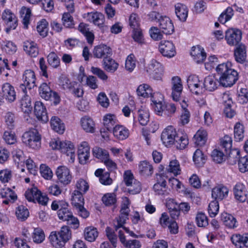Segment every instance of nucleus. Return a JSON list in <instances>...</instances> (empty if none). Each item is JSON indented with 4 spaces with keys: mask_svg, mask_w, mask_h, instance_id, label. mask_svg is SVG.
Returning a JSON list of instances; mask_svg holds the SVG:
<instances>
[{
    "mask_svg": "<svg viewBox=\"0 0 248 248\" xmlns=\"http://www.w3.org/2000/svg\"><path fill=\"white\" fill-rule=\"evenodd\" d=\"M231 240L236 248H248V232L234 233Z\"/></svg>",
    "mask_w": 248,
    "mask_h": 248,
    "instance_id": "19",
    "label": "nucleus"
},
{
    "mask_svg": "<svg viewBox=\"0 0 248 248\" xmlns=\"http://www.w3.org/2000/svg\"><path fill=\"white\" fill-rule=\"evenodd\" d=\"M152 103L151 105L154 108L155 111L156 113L160 116L162 115L163 112H165L166 105L163 104L161 101H158L155 100L154 96L151 98Z\"/></svg>",
    "mask_w": 248,
    "mask_h": 248,
    "instance_id": "58",
    "label": "nucleus"
},
{
    "mask_svg": "<svg viewBox=\"0 0 248 248\" xmlns=\"http://www.w3.org/2000/svg\"><path fill=\"white\" fill-rule=\"evenodd\" d=\"M219 209V206L218 202L216 200L211 201L209 203L208 207V212L209 216L211 217H216L218 213Z\"/></svg>",
    "mask_w": 248,
    "mask_h": 248,
    "instance_id": "64",
    "label": "nucleus"
},
{
    "mask_svg": "<svg viewBox=\"0 0 248 248\" xmlns=\"http://www.w3.org/2000/svg\"><path fill=\"white\" fill-rule=\"evenodd\" d=\"M179 203L173 199H170L167 201L166 207L168 209L170 218L172 219H178L179 211L178 210Z\"/></svg>",
    "mask_w": 248,
    "mask_h": 248,
    "instance_id": "30",
    "label": "nucleus"
},
{
    "mask_svg": "<svg viewBox=\"0 0 248 248\" xmlns=\"http://www.w3.org/2000/svg\"><path fill=\"white\" fill-rule=\"evenodd\" d=\"M221 219L224 225L228 229H234L238 226V222L235 217L230 214L226 212L222 213Z\"/></svg>",
    "mask_w": 248,
    "mask_h": 248,
    "instance_id": "29",
    "label": "nucleus"
},
{
    "mask_svg": "<svg viewBox=\"0 0 248 248\" xmlns=\"http://www.w3.org/2000/svg\"><path fill=\"white\" fill-rule=\"evenodd\" d=\"M98 235V232L96 228L91 226L88 227L84 230L85 239L89 242H93Z\"/></svg>",
    "mask_w": 248,
    "mask_h": 248,
    "instance_id": "45",
    "label": "nucleus"
},
{
    "mask_svg": "<svg viewBox=\"0 0 248 248\" xmlns=\"http://www.w3.org/2000/svg\"><path fill=\"white\" fill-rule=\"evenodd\" d=\"M187 83L188 89L192 93L197 95L202 93V81L200 80L198 76L196 75H190L187 78Z\"/></svg>",
    "mask_w": 248,
    "mask_h": 248,
    "instance_id": "13",
    "label": "nucleus"
},
{
    "mask_svg": "<svg viewBox=\"0 0 248 248\" xmlns=\"http://www.w3.org/2000/svg\"><path fill=\"white\" fill-rule=\"evenodd\" d=\"M111 47H94L93 55L98 58H104V59L111 54Z\"/></svg>",
    "mask_w": 248,
    "mask_h": 248,
    "instance_id": "46",
    "label": "nucleus"
},
{
    "mask_svg": "<svg viewBox=\"0 0 248 248\" xmlns=\"http://www.w3.org/2000/svg\"><path fill=\"white\" fill-rule=\"evenodd\" d=\"M23 142L30 148L37 150L41 147V137L35 128L25 132L22 136Z\"/></svg>",
    "mask_w": 248,
    "mask_h": 248,
    "instance_id": "3",
    "label": "nucleus"
},
{
    "mask_svg": "<svg viewBox=\"0 0 248 248\" xmlns=\"http://www.w3.org/2000/svg\"><path fill=\"white\" fill-rule=\"evenodd\" d=\"M93 156L103 162L109 157L108 152L105 149L96 147L93 149Z\"/></svg>",
    "mask_w": 248,
    "mask_h": 248,
    "instance_id": "48",
    "label": "nucleus"
},
{
    "mask_svg": "<svg viewBox=\"0 0 248 248\" xmlns=\"http://www.w3.org/2000/svg\"><path fill=\"white\" fill-rule=\"evenodd\" d=\"M244 137V127L240 122H237L234 126V138L235 141L242 140Z\"/></svg>",
    "mask_w": 248,
    "mask_h": 248,
    "instance_id": "51",
    "label": "nucleus"
},
{
    "mask_svg": "<svg viewBox=\"0 0 248 248\" xmlns=\"http://www.w3.org/2000/svg\"><path fill=\"white\" fill-rule=\"evenodd\" d=\"M103 203L107 206L114 205L117 202L116 195L113 193H108L102 198Z\"/></svg>",
    "mask_w": 248,
    "mask_h": 248,
    "instance_id": "60",
    "label": "nucleus"
},
{
    "mask_svg": "<svg viewBox=\"0 0 248 248\" xmlns=\"http://www.w3.org/2000/svg\"><path fill=\"white\" fill-rule=\"evenodd\" d=\"M40 96L45 100L52 101L55 105H57L61 101V98L58 93L53 91L48 84L46 82L42 83L39 88Z\"/></svg>",
    "mask_w": 248,
    "mask_h": 248,
    "instance_id": "6",
    "label": "nucleus"
},
{
    "mask_svg": "<svg viewBox=\"0 0 248 248\" xmlns=\"http://www.w3.org/2000/svg\"><path fill=\"white\" fill-rule=\"evenodd\" d=\"M168 176L166 173L156 174V182L153 186V189L155 194L158 195H167L169 194L167 186V180Z\"/></svg>",
    "mask_w": 248,
    "mask_h": 248,
    "instance_id": "8",
    "label": "nucleus"
},
{
    "mask_svg": "<svg viewBox=\"0 0 248 248\" xmlns=\"http://www.w3.org/2000/svg\"><path fill=\"white\" fill-rule=\"evenodd\" d=\"M82 128L86 132L93 133L95 132V124L92 118L88 116H84L80 120Z\"/></svg>",
    "mask_w": 248,
    "mask_h": 248,
    "instance_id": "35",
    "label": "nucleus"
},
{
    "mask_svg": "<svg viewBox=\"0 0 248 248\" xmlns=\"http://www.w3.org/2000/svg\"><path fill=\"white\" fill-rule=\"evenodd\" d=\"M103 120L104 127L110 132L114 130L115 125H118L116 116L114 114H107L104 116Z\"/></svg>",
    "mask_w": 248,
    "mask_h": 248,
    "instance_id": "28",
    "label": "nucleus"
},
{
    "mask_svg": "<svg viewBox=\"0 0 248 248\" xmlns=\"http://www.w3.org/2000/svg\"><path fill=\"white\" fill-rule=\"evenodd\" d=\"M5 99L9 102H13L16 99V93L15 88L10 83H4L2 86V92L0 93V105Z\"/></svg>",
    "mask_w": 248,
    "mask_h": 248,
    "instance_id": "11",
    "label": "nucleus"
},
{
    "mask_svg": "<svg viewBox=\"0 0 248 248\" xmlns=\"http://www.w3.org/2000/svg\"><path fill=\"white\" fill-rule=\"evenodd\" d=\"M193 139L196 146H203L207 140V132L204 130H199L194 135Z\"/></svg>",
    "mask_w": 248,
    "mask_h": 248,
    "instance_id": "39",
    "label": "nucleus"
},
{
    "mask_svg": "<svg viewBox=\"0 0 248 248\" xmlns=\"http://www.w3.org/2000/svg\"><path fill=\"white\" fill-rule=\"evenodd\" d=\"M193 160L197 167H202L206 162V156L204 155L202 151L197 149L193 154Z\"/></svg>",
    "mask_w": 248,
    "mask_h": 248,
    "instance_id": "42",
    "label": "nucleus"
},
{
    "mask_svg": "<svg viewBox=\"0 0 248 248\" xmlns=\"http://www.w3.org/2000/svg\"><path fill=\"white\" fill-rule=\"evenodd\" d=\"M111 132H112L114 138L119 140H124L126 139L129 135V129L121 124L115 125L114 130Z\"/></svg>",
    "mask_w": 248,
    "mask_h": 248,
    "instance_id": "26",
    "label": "nucleus"
},
{
    "mask_svg": "<svg viewBox=\"0 0 248 248\" xmlns=\"http://www.w3.org/2000/svg\"><path fill=\"white\" fill-rule=\"evenodd\" d=\"M175 13L178 18L182 21L186 20L188 16L187 7L182 3H178L175 5Z\"/></svg>",
    "mask_w": 248,
    "mask_h": 248,
    "instance_id": "38",
    "label": "nucleus"
},
{
    "mask_svg": "<svg viewBox=\"0 0 248 248\" xmlns=\"http://www.w3.org/2000/svg\"><path fill=\"white\" fill-rule=\"evenodd\" d=\"M84 18L87 20L93 22L94 25L101 27L104 23V15L97 12L88 13L84 14Z\"/></svg>",
    "mask_w": 248,
    "mask_h": 248,
    "instance_id": "23",
    "label": "nucleus"
},
{
    "mask_svg": "<svg viewBox=\"0 0 248 248\" xmlns=\"http://www.w3.org/2000/svg\"><path fill=\"white\" fill-rule=\"evenodd\" d=\"M56 174L59 182L64 186L69 184L72 180V176L70 170L64 166L57 168Z\"/></svg>",
    "mask_w": 248,
    "mask_h": 248,
    "instance_id": "16",
    "label": "nucleus"
},
{
    "mask_svg": "<svg viewBox=\"0 0 248 248\" xmlns=\"http://www.w3.org/2000/svg\"><path fill=\"white\" fill-rule=\"evenodd\" d=\"M180 103L183 110L180 116L179 123V124L181 125H184L189 122L190 113L189 111L187 109L188 105L185 100H183Z\"/></svg>",
    "mask_w": 248,
    "mask_h": 248,
    "instance_id": "34",
    "label": "nucleus"
},
{
    "mask_svg": "<svg viewBox=\"0 0 248 248\" xmlns=\"http://www.w3.org/2000/svg\"><path fill=\"white\" fill-rule=\"evenodd\" d=\"M203 84L206 90L210 92L215 91L218 85H220L219 79H217L213 75H209L205 77Z\"/></svg>",
    "mask_w": 248,
    "mask_h": 248,
    "instance_id": "31",
    "label": "nucleus"
},
{
    "mask_svg": "<svg viewBox=\"0 0 248 248\" xmlns=\"http://www.w3.org/2000/svg\"><path fill=\"white\" fill-rule=\"evenodd\" d=\"M68 207L69 204L67 203L66 206H64L62 208H60L57 211L58 217L60 220L66 221L72 217L73 213Z\"/></svg>",
    "mask_w": 248,
    "mask_h": 248,
    "instance_id": "47",
    "label": "nucleus"
},
{
    "mask_svg": "<svg viewBox=\"0 0 248 248\" xmlns=\"http://www.w3.org/2000/svg\"><path fill=\"white\" fill-rule=\"evenodd\" d=\"M242 33L240 30L230 28L225 32V39L229 45L237 46L241 40Z\"/></svg>",
    "mask_w": 248,
    "mask_h": 248,
    "instance_id": "15",
    "label": "nucleus"
},
{
    "mask_svg": "<svg viewBox=\"0 0 248 248\" xmlns=\"http://www.w3.org/2000/svg\"><path fill=\"white\" fill-rule=\"evenodd\" d=\"M195 221L199 227L204 228L209 224L207 217L202 212H198L197 214Z\"/></svg>",
    "mask_w": 248,
    "mask_h": 248,
    "instance_id": "62",
    "label": "nucleus"
},
{
    "mask_svg": "<svg viewBox=\"0 0 248 248\" xmlns=\"http://www.w3.org/2000/svg\"><path fill=\"white\" fill-rule=\"evenodd\" d=\"M137 93L138 96L143 98H153V93L152 88L148 84H143L140 85L137 89Z\"/></svg>",
    "mask_w": 248,
    "mask_h": 248,
    "instance_id": "40",
    "label": "nucleus"
},
{
    "mask_svg": "<svg viewBox=\"0 0 248 248\" xmlns=\"http://www.w3.org/2000/svg\"><path fill=\"white\" fill-rule=\"evenodd\" d=\"M175 143L177 148L180 150L184 149L189 143L187 134L185 133H178Z\"/></svg>",
    "mask_w": 248,
    "mask_h": 248,
    "instance_id": "43",
    "label": "nucleus"
},
{
    "mask_svg": "<svg viewBox=\"0 0 248 248\" xmlns=\"http://www.w3.org/2000/svg\"><path fill=\"white\" fill-rule=\"evenodd\" d=\"M31 238L35 243L40 244L42 243L45 239L44 231L39 227L34 228L33 231L31 233Z\"/></svg>",
    "mask_w": 248,
    "mask_h": 248,
    "instance_id": "50",
    "label": "nucleus"
},
{
    "mask_svg": "<svg viewBox=\"0 0 248 248\" xmlns=\"http://www.w3.org/2000/svg\"><path fill=\"white\" fill-rule=\"evenodd\" d=\"M50 146L52 149L60 150L62 153L69 156L71 160L75 158V148L73 143L69 140L61 141L54 140L50 142Z\"/></svg>",
    "mask_w": 248,
    "mask_h": 248,
    "instance_id": "5",
    "label": "nucleus"
},
{
    "mask_svg": "<svg viewBox=\"0 0 248 248\" xmlns=\"http://www.w3.org/2000/svg\"><path fill=\"white\" fill-rule=\"evenodd\" d=\"M23 84H21L19 87V92L27 93V89L30 90L36 87V76L34 72L31 69L26 70L23 75Z\"/></svg>",
    "mask_w": 248,
    "mask_h": 248,
    "instance_id": "7",
    "label": "nucleus"
},
{
    "mask_svg": "<svg viewBox=\"0 0 248 248\" xmlns=\"http://www.w3.org/2000/svg\"><path fill=\"white\" fill-rule=\"evenodd\" d=\"M225 153L228 163L232 165L235 164L239 157H242L240 155V151L238 148H232V147Z\"/></svg>",
    "mask_w": 248,
    "mask_h": 248,
    "instance_id": "36",
    "label": "nucleus"
},
{
    "mask_svg": "<svg viewBox=\"0 0 248 248\" xmlns=\"http://www.w3.org/2000/svg\"><path fill=\"white\" fill-rule=\"evenodd\" d=\"M60 82L62 88L65 90L70 92L74 85H77V82L76 81H71L69 78L65 76L61 77L60 78Z\"/></svg>",
    "mask_w": 248,
    "mask_h": 248,
    "instance_id": "63",
    "label": "nucleus"
},
{
    "mask_svg": "<svg viewBox=\"0 0 248 248\" xmlns=\"http://www.w3.org/2000/svg\"><path fill=\"white\" fill-rule=\"evenodd\" d=\"M50 126L53 130L62 134L65 130V125L61 119L58 116H52L50 121Z\"/></svg>",
    "mask_w": 248,
    "mask_h": 248,
    "instance_id": "33",
    "label": "nucleus"
},
{
    "mask_svg": "<svg viewBox=\"0 0 248 248\" xmlns=\"http://www.w3.org/2000/svg\"><path fill=\"white\" fill-rule=\"evenodd\" d=\"M157 23L158 28L164 34L170 35L174 32L173 23L170 17L161 15L158 18Z\"/></svg>",
    "mask_w": 248,
    "mask_h": 248,
    "instance_id": "10",
    "label": "nucleus"
},
{
    "mask_svg": "<svg viewBox=\"0 0 248 248\" xmlns=\"http://www.w3.org/2000/svg\"><path fill=\"white\" fill-rule=\"evenodd\" d=\"M229 189L222 184L218 185L213 188L212 196L216 200H222L228 196Z\"/></svg>",
    "mask_w": 248,
    "mask_h": 248,
    "instance_id": "24",
    "label": "nucleus"
},
{
    "mask_svg": "<svg viewBox=\"0 0 248 248\" xmlns=\"http://www.w3.org/2000/svg\"><path fill=\"white\" fill-rule=\"evenodd\" d=\"M140 173L145 176H151L154 172L153 166L147 161H140L139 164Z\"/></svg>",
    "mask_w": 248,
    "mask_h": 248,
    "instance_id": "37",
    "label": "nucleus"
},
{
    "mask_svg": "<svg viewBox=\"0 0 248 248\" xmlns=\"http://www.w3.org/2000/svg\"><path fill=\"white\" fill-rule=\"evenodd\" d=\"M2 19L5 26L7 32L15 30L17 26V19L15 14L9 10H5L2 13Z\"/></svg>",
    "mask_w": 248,
    "mask_h": 248,
    "instance_id": "12",
    "label": "nucleus"
},
{
    "mask_svg": "<svg viewBox=\"0 0 248 248\" xmlns=\"http://www.w3.org/2000/svg\"><path fill=\"white\" fill-rule=\"evenodd\" d=\"M211 157L213 161L217 163H221L224 161L226 158V155L225 152L219 149H215L211 154Z\"/></svg>",
    "mask_w": 248,
    "mask_h": 248,
    "instance_id": "54",
    "label": "nucleus"
},
{
    "mask_svg": "<svg viewBox=\"0 0 248 248\" xmlns=\"http://www.w3.org/2000/svg\"><path fill=\"white\" fill-rule=\"evenodd\" d=\"M71 237V231L67 226H62L59 232H52L49 236L53 247L62 248Z\"/></svg>",
    "mask_w": 248,
    "mask_h": 248,
    "instance_id": "2",
    "label": "nucleus"
},
{
    "mask_svg": "<svg viewBox=\"0 0 248 248\" xmlns=\"http://www.w3.org/2000/svg\"><path fill=\"white\" fill-rule=\"evenodd\" d=\"M178 134L173 126H167L161 133V139L163 143L167 147L172 145L175 143Z\"/></svg>",
    "mask_w": 248,
    "mask_h": 248,
    "instance_id": "9",
    "label": "nucleus"
},
{
    "mask_svg": "<svg viewBox=\"0 0 248 248\" xmlns=\"http://www.w3.org/2000/svg\"><path fill=\"white\" fill-rule=\"evenodd\" d=\"M34 113L38 121L46 123L49 120L46 106L40 101H37L34 103Z\"/></svg>",
    "mask_w": 248,
    "mask_h": 248,
    "instance_id": "18",
    "label": "nucleus"
},
{
    "mask_svg": "<svg viewBox=\"0 0 248 248\" xmlns=\"http://www.w3.org/2000/svg\"><path fill=\"white\" fill-rule=\"evenodd\" d=\"M84 194L85 193L79 190H74L71 199V203L74 207L76 208L79 205H84Z\"/></svg>",
    "mask_w": 248,
    "mask_h": 248,
    "instance_id": "41",
    "label": "nucleus"
},
{
    "mask_svg": "<svg viewBox=\"0 0 248 248\" xmlns=\"http://www.w3.org/2000/svg\"><path fill=\"white\" fill-rule=\"evenodd\" d=\"M23 93L24 95L20 101V108L24 114L29 115L32 110L31 98L27 93Z\"/></svg>",
    "mask_w": 248,
    "mask_h": 248,
    "instance_id": "32",
    "label": "nucleus"
},
{
    "mask_svg": "<svg viewBox=\"0 0 248 248\" xmlns=\"http://www.w3.org/2000/svg\"><path fill=\"white\" fill-rule=\"evenodd\" d=\"M118 63L114 60L107 57L104 59V67L108 72L114 73L118 68Z\"/></svg>",
    "mask_w": 248,
    "mask_h": 248,
    "instance_id": "53",
    "label": "nucleus"
},
{
    "mask_svg": "<svg viewBox=\"0 0 248 248\" xmlns=\"http://www.w3.org/2000/svg\"><path fill=\"white\" fill-rule=\"evenodd\" d=\"M248 191L245 186L242 183H237L233 188V194L235 200L239 202H244L247 199Z\"/></svg>",
    "mask_w": 248,
    "mask_h": 248,
    "instance_id": "20",
    "label": "nucleus"
},
{
    "mask_svg": "<svg viewBox=\"0 0 248 248\" xmlns=\"http://www.w3.org/2000/svg\"><path fill=\"white\" fill-rule=\"evenodd\" d=\"M232 137L226 135L220 140L219 149L223 150L224 152L226 153L232 147Z\"/></svg>",
    "mask_w": 248,
    "mask_h": 248,
    "instance_id": "56",
    "label": "nucleus"
},
{
    "mask_svg": "<svg viewBox=\"0 0 248 248\" xmlns=\"http://www.w3.org/2000/svg\"><path fill=\"white\" fill-rule=\"evenodd\" d=\"M190 54L197 63L203 62L206 58V53L203 47H191Z\"/></svg>",
    "mask_w": 248,
    "mask_h": 248,
    "instance_id": "27",
    "label": "nucleus"
},
{
    "mask_svg": "<svg viewBox=\"0 0 248 248\" xmlns=\"http://www.w3.org/2000/svg\"><path fill=\"white\" fill-rule=\"evenodd\" d=\"M171 96L175 101L181 100V95L183 87L181 78L178 76L173 77L171 78Z\"/></svg>",
    "mask_w": 248,
    "mask_h": 248,
    "instance_id": "17",
    "label": "nucleus"
},
{
    "mask_svg": "<svg viewBox=\"0 0 248 248\" xmlns=\"http://www.w3.org/2000/svg\"><path fill=\"white\" fill-rule=\"evenodd\" d=\"M234 57L237 62L244 63L247 58L246 47H235L234 50Z\"/></svg>",
    "mask_w": 248,
    "mask_h": 248,
    "instance_id": "44",
    "label": "nucleus"
},
{
    "mask_svg": "<svg viewBox=\"0 0 248 248\" xmlns=\"http://www.w3.org/2000/svg\"><path fill=\"white\" fill-rule=\"evenodd\" d=\"M25 197L29 202H37L43 206L47 205L49 200L47 195L42 193L37 187L28 189L25 193Z\"/></svg>",
    "mask_w": 248,
    "mask_h": 248,
    "instance_id": "4",
    "label": "nucleus"
},
{
    "mask_svg": "<svg viewBox=\"0 0 248 248\" xmlns=\"http://www.w3.org/2000/svg\"><path fill=\"white\" fill-rule=\"evenodd\" d=\"M167 170L168 172L172 173L174 176L180 174L181 170L179 161L176 159L171 160Z\"/></svg>",
    "mask_w": 248,
    "mask_h": 248,
    "instance_id": "52",
    "label": "nucleus"
},
{
    "mask_svg": "<svg viewBox=\"0 0 248 248\" xmlns=\"http://www.w3.org/2000/svg\"><path fill=\"white\" fill-rule=\"evenodd\" d=\"M48 26V23L45 19H42L37 23V31L41 36L46 37L47 35Z\"/></svg>",
    "mask_w": 248,
    "mask_h": 248,
    "instance_id": "55",
    "label": "nucleus"
},
{
    "mask_svg": "<svg viewBox=\"0 0 248 248\" xmlns=\"http://www.w3.org/2000/svg\"><path fill=\"white\" fill-rule=\"evenodd\" d=\"M0 195L2 198L4 199L2 201V203L6 205L15 202L17 199L16 192L9 187L2 188L0 192Z\"/></svg>",
    "mask_w": 248,
    "mask_h": 248,
    "instance_id": "22",
    "label": "nucleus"
},
{
    "mask_svg": "<svg viewBox=\"0 0 248 248\" xmlns=\"http://www.w3.org/2000/svg\"><path fill=\"white\" fill-rule=\"evenodd\" d=\"M134 121L137 118L140 124L144 126L147 124L149 121V110L142 107L139 109L137 113H133Z\"/></svg>",
    "mask_w": 248,
    "mask_h": 248,
    "instance_id": "25",
    "label": "nucleus"
},
{
    "mask_svg": "<svg viewBox=\"0 0 248 248\" xmlns=\"http://www.w3.org/2000/svg\"><path fill=\"white\" fill-rule=\"evenodd\" d=\"M29 211L26 207L23 205L16 208V215L18 220L21 221L26 220L29 216Z\"/></svg>",
    "mask_w": 248,
    "mask_h": 248,
    "instance_id": "49",
    "label": "nucleus"
},
{
    "mask_svg": "<svg viewBox=\"0 0 248 248\" xmlns=\"http://www.w3.org/2000/svg\"><path fill=\"white\" fill-rule=\"evenodd\" d=\"M216 71L219 76L220 84L222 87H231L238 80V73L232 68L231 62H227L218 64L216 66Z\"/></svg>",
    "mask_w": 248,
    "mask_h": 248,
    "instance_id": "1",
    "label": "nucleus"
},
{
    "mask_svg": "<svg viewBox=\"0 0 248 248\" xmlns=\"http://www.w3.org/2000/svg\"><path fill=\"white\" fill-rule=\"evenodd\" d=\"M21 17L23 19V24L24 28L27 29L30 23V17L31 16V10L30 8L23 7L20 11Z\"/></svg>",
    "mask_w": 248,
    "mask_h": 248,
    "instance_id": "57",
    "label": "nucleus"
},
{
    "mask_svg": "<svg viewBox=\"0 0 248 248\" xmlns=\"http://www.w3.org/2000/svg\"><path fill=\"white\" fill-rule=\"evenodd\" d=\"M47 61L48 64L52 68H56L60 65V59L54 52L49 53L47 56Z\"/></svg>",
    "mask_w": 248,
    "mask_h": 248,
    "instance_id": "61",
    "label": "nucleus"
},
{
    "mask_svg": "<svg viewBox=\"0 0 248 248\" xmlns=\"http://www.w3.org/2000/svg\"><path fill=\"white\" fill-rule=\"evenodd\" d=\"M238 165V169L242 173H245L248 172V155H245L239 159L237 161Z\"/></svg>",
    "mask_w": 248,
    "mask_h": 248,
    "instance_id": "59",
    "label": "nucleus"
},
{
    "mask_svg": "<svg viewBox=\"0 0 248 248\" xmlns=\"http://www.w3.org/2000/svg\"><path fill=\"white\" fill-rule=\"evenodd\" d=\"M106 232L110 243L108 241L104 242L100 245V248H115L117 247V236L114 230L111 228L107 227Z\"/></svg>",
    "mask_w": 248,
    "mask_h": 248,
    "instance_id": "21",
    "label": "nucleus"
},
{
    "mask_svg": "<svg viewBox=\"0 0 248 248\" xmlns=\"http://www.w3.org/2000/svg\"><path fill=\"white\" fill-rule=\"evenodd\" d=\"M150 75L152 78L157 80H162L164 74V69L162 64L156 60L153 59L148 66Z\"/></svg>",
    "mask_w": 248,
    "mask_h": 248,
    "instance_id": "14",
    "label": "nucleus"
}]
</instances>
